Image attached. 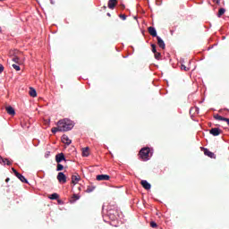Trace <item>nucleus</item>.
<instances>
[{
	"label": "nucleus",
	"mask_w": 229,
	"mask_h": 229,
	"mask_svg": "<svg viewBox=\"0 0 229 229\" xmlns=\"http://www.w3.org/2000/svg\"><path fill=\"white\" fill-rule=\"evenodd\" d=\"M3 71H4V66H3V64H0V73L3 72Z\"/></svg>",
	"instance_id": "473e14b6"
},
{
	"label": "nucleus",
	"mask_w": 229,
	"mask_h": 229,
	"mask_svg": "<svg viewBox=\"0 0 229 229\" xmlns=\"http://www.w3.org/2000/svg\"><path fill=\"white\" fill-rule=\"evenodd\" d=\"M29 94L31 96V98H37V90H35L33 88H30Z\"/></svg>",
	"instance_id": "dca6fc26"
},
{
	"label": "nucleus",
	"mask_w": 229,
	"mask_h": 229,
	"mask_svg": "<svg viewBox=\"0 0 229 229\" xmlns=\"http://www.w3.org/2000/svg\"><path fill=\"white\" fill-rule=\"evenodd\" d=\"M214 118L216 120V121H225V117L219 115V114H215L214 115Z\"/></svg>",
	"instance_id": "5701e85b"
},
{
	"label": "nucleus",
	"mask_w": 229,
	"mask_h": 229,
	"mask_svg": "<svg viewBox=\"0 0 229 229\" xmlns=\"http://www.w3.org/2000/svg\"><path fill=\"white\" fill-rule=\"evenodd\" d=\"M57 180L59 183H67V176H65L64 173H58L57 174Z\"/></svg>",
	"instance_id": "7ed1b4c3"
},
{
	"label": "nucleus",
	"mask_w": 229,
	"mask_h": 229,
	"mask_svg": "<svg viewBox=\"0 0 229 229\" xmlns=\"http://www.w3.org/2000/svg\"><path fill=\"white\" fill-rule=\"evenodd\" d=\"M143 189H146V191H149V189H151V184L149 182H148V181L146 180H142L140 182Z\"/></svg>",
	"instance_id": "9d476101"
},
{
	"label": "nucleus",
	"mask_w": 229,
	"mask_h": 229,
	"mask_svg": "<svg viewBox=\"0 0 229 229\" xmlns=\"http://www.w3.org/2000/svg\"><path fill=\"white\" fill-rule=\"evenodd\" d=\"M214 3H216V4H219V3H221V0H213Z\"/></svg>",
	"instance_id": "f704fd0d"
},
{
	"label": "nucleus",
	"mask_w": 229,
	"mask_h": 229,
	"mask_svg": "<svg viewBox=\"0 0 229 229\" xmlns=\"http://www.w3.org/2000/svg\"><path fill=\"white\" fill-rule=\"evenodd\" d=\"M157 46L161 49H165V43L164 42V39L162 38H160L159 36H157Z\"/></svg>",
	"instance_id": "6e6552de"
},
{
	"label": "nucleus",
	"mask_w": 229,
	"mask_h": 229,
	"mask_svg": "<svg viewBox=\"0 0 229 229\" xmlns=\"http://www.w3.org/2000/svg\"><path fill=\"white\" fill-rule=\"evenodd\" d=\"M224 121H225V123H227V124H228V126H229V118H224Z\"/></svg>",
	"instance_id": "72a5a7b5"
},
{
	"label": "nucleus",
	"mask_w": 229,
	"mask_h": 229,
	"mask_svg": "<svg viewBox=\"0 0 229 229\" xmlns=\"http://www.w3.org/2000/svg\"><path fill=\"white\" fill-rule=\"evenodd\" d=\"M15 176L18 178L20 175H21V174H19V172H15Z\"/></svg>",
	"instance_id": "c9c22d12"
},
{
	"label": "nucleus",
	"mask_w": 229,
	"mask_h": 229,
	"mask_svg": "<svg viewBox=\"0 0 229 229\" xmlns=\"http://www.w3.org/2000/svg\"><path fill=\"white\" fill-rule=\"evenodd\" d=\"M98 182H106L110 180V175L108 174H98L97 175Z\"/></svg>",
	"instance_id": "423d86ee"
},
{
	"label": "nucleus",
	"mask_w": 229,
	"mask_h": 229,
	"mask_svg": "<svg viewBox=\"0 0 229 229\" xmlns=\"http://www.w3.org/2000/svg\"><path fill=\"white\" fill-rule=\"evenodd\" d=\"M12 171L14 173V174L15 173H17V170H15V168H12Z\"/></svg>",
	"instance_id": "e433bc0d"
},
{
	"label": "nucleus",
	"mask_w": 229,
	"mask_h": 229,
	"mask_svg": "<svg viewBox=\"0 0 229 229\" xmlns=\"http://www.w3.org/2000/svg\"><path fill=\"white\" fill-rule=\"evenodd\" d=\"M5 182H6V183H8V182H10V178H6Z\"/></svg>",
	"instance_id": "4c0bfd02"
},
{
	"label": "nucleus",
	"mask_w": 229,
	"mask_h": 229,
	"mask_svg": "<svg viewBox=\"0 0 229 229\" xmlns=\"http://www.w3.org/2000/svg\"><path fill=\"white\" fill-rule=\"evenodd\" d=\"M225 12H226V10L225 8H220L218 11L217 17H221V16L225 15Z\"/></svg>",
	"instance_id": "aec40b11"
},
{
	"label": "nucleus",
	"mask_w": 229,
	"mask_h": 229,
	"mask_svg": "<svg viewBox=\"0 0 229 229\" xmlns=\"http://www.w3.org/2000/svg\"><path fill=\"white\" fill-rule=\"evenodd\" d=\"M200 149L201 151H204V155H206V157H208L209 158H216V154L208 150V148L201 147Z\"/></svg>",
	"instance_id": "20e7f679"
},
{
	"label": "nucleus",
	"mask_w": 229,
	"mask_h": 229,
	"mask_svg": "<svg viewBox=\"0 0 229 229\" xmlns=\"http://www.w3.org/2000/svg\"><path fill=\"white\" fill-rule=\"evenodd\" d=\"M156 60H160V57L162 56V54L159 52L154 53Z\"/></svg>",
	"instance_id": "a878e982"
},
{
	"label": "nucleus",
	"mask_w": 229,
	"mask_h": 229,
	"mask_svg": "<svg viewBox=\"0 0 229 229\" xmlns=\"http://www.w3.org/2000/svg\"><path fill=\"white\" fill-rule=\"evenodd\" d=\"M103 8H104V10H106V6H105V5H104V7H103Z\"/></svg>",
	"instance_id": "ea45409f"
},
{
	"label": "nucleus",
	"mask_w": 229,
	"mask_h": 229,
	"mask_svg": "<svg viewBox=\"0 0 229 229\" xmlns=\"http://www.w3.org/2000/svg\"><path fill=\"white\" fill-rule=\"evenodd\" d=\"M139 155L143 162H148V160H149V156L151 155V148H149V147L142 148L140 150Z\"/></svg>",
	"instance_id": "f03ea898"
},
{
	"label": "nucleus",
	"mask_w": 229,
	"mask_h": 229,
	"mask_svg": "<svg viewBox=\"0 0 229 229\" xmlns=\"http://www.w3.org/2000/svg\"><path fill=\"white\" fill-rule=\"evenodd\" d=\"M120 19H123V21H126V14H120Z\"/></svg>",
	"instance_id": "7c9ffc66"
},
{
	"label": "nucleus",
	"mask_w": 229,
	"mask_h": 229,
	"mask_svg": "<svg viewBox=\"0 0 229 229\" xmlns=\"http://www.w3.org/2000/svg\"><path fill=\"white\" fill-rule=\"evenodd\" d=\"M60 198V195L58 193H53L49 196L50 199H58Z\"/></svg>",
	"instance_id": "6ab92c4d"
},
{
	"label": "nucleus",
	"mask_w": 229,
	"mask_h": 229,
	"mask_svg": "<svg viewBox=\"0 0 229 229\" xmlns=\"http://www.w3.org/2000/svg\"><path fill=\"white\" fill-rule=\"evenodd\" d=\"M72 201H76V199H80V197H78V195H76V194H73V196H72Z\"/></svg>",
	"instance_id": "2f4dec72"
},
{
	"label": "nucleus",
	"mask_w": 229,
	"mask_h": 229,
	"mask_svg": "<svg viewBox=\"0 0 229 229\" xmlns=\"http://www.w3.org/2000/svg\"><path fill=\"white\" fill-rule=\"evenodd\" d=\"M151 47H152V53H157V45L152 44Z\"/></svg>",
	"instance_id": "c85d7f7f"
},
{
	"label": "nucleus",
	"mask_w": 229,
	"mask_h": 229,
	"mask_svg": "<svg viewBox=\"0 0 229 229\" xmlns=\"http://www.w3.org/2000/svg\"><path fill=\"white\" fill-rule=\"evenodd\" d=\"M57 126H59V131H69L74 128V124L69 119L59 120Z\"/></svg>",
	"instance_id": "f257e3e1"
},
{
	"label": "nucleus",
	"mask_w": 229,
	"mask_h": 229,
	"mask_svg": "<svg viewBox=\"0 0 229 229\" xmlns=\"http://www.w3.org/2000/svg\"><path fill=\"white\" fill-rule=\"evenodd\" d=\"M56 171H64V165L60 163H57Z\"/></svg>",
	"instance_id": "393cba45"
},
{
	"label": "nucleus",
	"mask_w": 229,
	"mask_h": 229,
	"mask_svg": "<svg viewBox=\"0 0 229 229\" xmlns=\"http://www.w3.org/2000/svg\"><path fill=\"white\" fill-rule=\"evenodd\" d=\"M62 142H64V144H67L69 146V144H71L72 141L69 139V136L64 134L62 136Z\"/></svg>",
	"instance_id": "9b49d317"
},
{
	"label": "nucleus",
	"mask_w": 229,
	"mask_h": 229,
	"mask_svg": "<svg viewBox=\"0 0 229 229\" xmlns=\"http://www.w3.org/2000/svg\"><path fill=\"white\" fill-rule=\"evenodd\" d=\"M181 69L182 70V71H190V68L189 67H187V66H185L184 64H182L181 65Z\"/></svg>",
	"instance_id": "cd10ccee"
},
{
	"label": "nucleus",
	"mask_w": 229,
	"mask_h": 229,
	"mask_svg": "<svg viewBox=\"0 0 229 229\" xmlns=\"http://www.w3.org/2000/svg\"><path fill=\"white\" fill-rule=\"evenodd\" d=\"M209 133L211 135H213V137H217V136L221 135V133H223V131H221V129H219V128H212L209 131Z\"/></svg>",
	"instance_id": "39448f33"
},
{
	"label": "nucleus",
	"mask_w": 229,
	"mask_h": 229,
	"mask_svg": "<svg viewBox=\"0 0 229 229\" xmlns=\"http://www.w3.org/2000/svg\"><path fill=\"white\" fill-rule=\"evenodd\" d=\"M96 189V186L89 185L87 187L86 192H93V191Z\"/></svg>",
	"instance_id": "412c9836"
},
{
	"label": "nucleus",
	"mask_w": 229,
	"mask_h": 229,
	"mask_svg": "<svg viewBox=\"0 0 229 229\" xmlns=\"http://www.w3.org/2000/svg\"><path fill=\"white\" fill-rule=\"evenodd\" d=\"M52 133H56V131H60V126L57 125V127H54L51 130Z\"/></svg>",
	"instance_id": "b1692460"
},
{
	"label": "nucleus",
	"mask_w": 229,
	"mask_h": 229,
	"mask_svg": "<svg viewBox=\"0 0 229 229\" xmlns=\"http://www.w3.org/2000/svg\"><path fill=\"white\" fill-rule=\"evenodd\" d=\"M107 17H112V15L110 14V13H107Z\"/></svg>",
	"instance_id": "58836bf2"
},
{
	"label": "nucleus",
	"mask_w": 229,
	"mask_h": 229,
	"mask_svg": "<svg viewBox=\"0 0 229 229\" xmlns=\"http://www.w3.org/2000/svg\"><path fill=\"white\" fill-rule=\"evenodd\" d=\"M107 6L110 10H114L117 6V0H109Z\"/></svg>",
	"instance_id": "1a4fd4ad"
},
{
	"label": "nucleus",
	"mask_w": 229,
	"mask_h": 229,
	"mask_svg": "<svg viewBox=\"0 0 229 229\" xmlns=\"http://www.w3.org/2000/svg\"><path fill=\"white\" fill-rule=\"evenodd\" d=\"M122 8H124V4L122 5Z\"/></svg>",
	"instance_id": "a19ab883"
},
{
	"label": "nucleus",
	"mask_w": 229,
	"mask_h": 229,
	"mask_svg": "<svg viewBox=\"0 0 229 229\" xmlns=\"http://www.w3.org/2000/svg\"><path fill=\"white\" fill-rule=\"evenodd\" d=\"M1 160H2L3 164H6V165H12V162L10 160H8V158L1 157Z\"/></svg>",
	"instance_id": "a211bd4d"
},
{
	"label": "nucleus",
	"mask_w": 229,
	"mask_h": 229,
	"mask_svg": "<svg viewBox=\"0 0 229 229\" xmlns=\"http://www.w3.org/2000/svg\"><path fill=\"white\" fill-rule=\"evenodd\" d=\"M151 228H157V225L155 222H150Z\"/></svg>",
	"instance_id": "c756f323"
},
{
	"label": "nucleus",
	"mask_w": 229,
	"mask_h": 229,
	"mask_svg": "<svg viewBox=\"0 0 229 229\" xmlns=\"http://www.w3.org/2000/svg\"><path fill=\"white\" fill-rule=\"evenodd\" d=\"M12 61L14 62V64H21V58H19L17 55H13L12 57Z\"/></svg>",
	"instance_id": "f3484780"
},
{
	"label": "nucleus",
	"mask_w": 229,
	"mask_h": 229,
	"mask_svg": "<svg viewBox=\"0 0 229 229\" xmlns=\"http://www.w3.org/2000/svg\"><path fill=\"white\" fill-rule=\"evenodd\" d=\"M12 67H13L15 69V71H21V66H19L18 64H12Z\"/></svg>",
	"instance_id": "bb28decb"
},
{
	"label": "nucleus",
	"mask_w": 229,
	"mask_h": 229,
	"mask_svg": "<svg viewBox=\"0 0 229 229\" xmlns=\"http://www.w3.org/2000/svg\"><path fill=\"white\" fill-rule=\"evenodd\" d=\"M89 150H90V148L89 147L83 148H82V157H89V155H90Z\"/></svg>",
	"instance_id": "2eb2a0df"
},
{
	"label": "nucleus",
	"mask_w": 229,
	"mask_h": 229,
	"mask_svg": "<svg viewBox=\"0 0 229 229\" xmlns=\"http://www.w3.org/2000/svg\"><path fill=\"white\" fill-rule=\"evenodd\" d=\"M62 161L66 162L67 160L65 159V155H64V153H59L55 156V162L60 164Z\"/></svg>",
	"instance_id": "0eeeda50"
},
{
	"label": "nucleus",
	"mask_w": 229,
	"mask_h": 229,
	"mask_svg": "<svg viewBox=\"0 0 229 229\" xmlns=\"http://www.w3.org/2000/svg\"><path fill=\"white\" fill-rule=\"evenodd\" d=\"M5 110L7 114H9V115H15V109H13V107H12L11 106H6Z\"/></svg>",
	"instance_id": "ddd939ff"
},
{
	"label": "nucleus",
	"mask_w": 229,
	"mask_h": 229,
	"mask_svg": "<svg viewBox=\"0 0 229 229\" xmlns=\"http://www.w3.org/2000/svg\"><path fill=\"white\" fill-rule=\"evenodd\" d=\"M148 33L149 35H151V37H156V38L158 37L157 35V30H155V27H148Z\"/></svg>",
	"instance_id": "f8f14e48"
},
{
	"label": "nucleus",
	"mask_w": 229,
	"mask_h": 229,
	"mask_svg": "<svg viewBox=\"0 0 229 229\" xmlns=\"http://www.w3.org/2000/svg\"><path fill=\"white\" fill-rule=\"evenodd\" d=\"M18 178L22 182V183H28V180L22 174H20Z\"/></svg>",
	"instance_id": "4be33fe9"
},
{
	"label": "nucleus",
	"mask_w": 229,
	"mask_h": 229,
	"mask_svg": "<svg viewBox=\"0 0 229 229\" xmlns=\"http://www.w3.org/2000/svg\"><path fill=\"white\" fill-rule=\"evenodd\" d=\"M81 180V177L78 174H73L72 175V183L73 185H76V183H78V182Z\"/></svg>",
	"instance_id": "4468645a"
}]
</instances>
